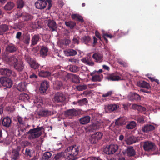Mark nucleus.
I'll use <instances>...</instances> for the list:
<instances>
[{
  "instance_id": "f257e3e1",
  "label": "nucleus",
  "mask_w": 160,
  "mask_h": 160,
  "mask_svg": "<svg viewBox=\"0 0 160 160\" xmlns=\"http://www.w3.org/2000/svg\"><path fill=\"white\" fill-rule=\"evenodd\" d=\"M79 148L76 145L68 147L64 151L65 155L67 158L72 159L78 155Z\"/></svg>"
},
{
  "instance_id": "f03ea898",
  "label": "nucleus",
  "mask_w": 160,
  "mask_h": 160,
  "mask_svg": "<svg viewBox=\"0 0 160 160\" xmlns=\"http://www.w3.org/2000/svg\"><path fill=\"white\" fill-rule=\"evenodd\" d=\"M16 119L18 121L16 124L18 128L17 135L20 136L26 131L27 128H28L29 126L28 125H26L23 120V118L19 115L17 116Z\"/></svg>"
},
{
  "instance_id": "7ed1b4c3",
  "label": "nucleus",
  "mask_w": 160,
  "mask_h": 160,
  "mask_svg": "<svg viewBox=\"0 0 160 160\" xmlns=\"http://www.w3.org/2000/svg\"><path fill=\"white\" fill-rule=\"evenodd\" d=\"M42 129H44L43 127H39L37 126L36 128L30 129L29 131L27 132L28 134H29L28 138L30 139H32L39 137L42 134L41 131Z\"/></svg>"
},
{
  "instance_id": "20e7f679",
  "label": "nucleus",
  "mask_w": 160,
  "mask_h": 160,
  "mask_svg": "<svg viewBox=\"0 0 160 160\" xmlns=\"http://www.w3.org/2000/svg\"><path fill=\"white\" fill-rule=\"evenodd\" d=\"M51 0H38L35 3V5L36 8L38 9H42L46 8L47 4L48 9L49 10L52 6Z\"/></svg>"
},
{
  "instance_id": "39448f33",
  "label": "nucleus",
  "mask_w": 160,
  "mask_h": 160,
  "mask_svg": "<svg viewBox=\"0 0 160 160\" xmlns=\"http://www.w3.org/2000/svg\"><path fill=\"white\" fill-rule=\"evenodd\" d=\"M102 134L100 132H97L92 135L89 138V141L91 144H96L102 138Z\"/></svg>"
},
{
  "instance_id": "423d86ee",
  "label": "nucleus",
  "mask_w": 160,
  "mask_h": 160,
  "mask_svg": "<svg viewBox=\"0 0 160 160\" xmlns=\"http://www.w3.org/2000/svg\"><path fill=\"white\" fill-rule=\"evenodd\" d=\"M0 82L4 87L10 88L12 85V82L11 80L8 78L2 77L0 78Z\"/></svg>"
},
{
  "instance_id": "0eeeda50",
  "label": "nucleus",
  "mask_w": 160,
  "mask_h": 160,
  "mask_svg": "<svg viewBox=\"0 0 160 160\" xmlns=\"http://www.w3.org/2000/svg\"><path fill=\"white\" fill-rule=\"evenodd\" d=\"M25 60L32 68L34 69H37L39 68V64L35 60L31 58L29 56H27L25 58Z\"/></svg>"
},
{
  "instance_id": "6e6552de",
  "label": "nucleus",
  "mask_w": 160,
  "mask_h": 160,
  "mask_svg": "<svg viewBox=\"0 0 160 160\" xmlns=\"http://www.w3.org/2000/svg\"><path fill=\"white\" fill-rule=\"evenodd\" d=\"M143 148L145 151H151L154 150L156 146L153 142L147 141L145 142L143 145Z\"/></svg>"
},
{
  "instance_id": "1a4fd4ad",
  "label": "nucleus",
  "mask_w": 160,
  "mask_h": 160,
  "mask_svg": "<svg viewBox=\"0 0 160 160\" xmlns=\"http://www.w3.org/2000/svg\"><path fill=\"white\" fill-rule=\"evenodd\" d=\"M18 50L17 46L12 43L10 44L7 45L5 48V51L6 54L13 53Z\"/></svg>"
},
{
  "instance_id": "9d476101",
  "label": "nucleus",
  "mask_w": 160,
  "mask_h": 160,
  "mask_svg": "<svg viewBox=\"0 0 160 160\" xmlns=\"http://www.w3.org/2000/svg\"><path fill=\"white\" fill-rule=\"evenodd\" d=\"M118 146L116 144H111L105 148V152L107 154H112L118 150Z\"/></svg>"
},
{
  "instance_id": "9b49d317",
  "label": "nucleus",
  "mask_w": 160,
  "mask_h": 160,
  "mask_svg": "<svg viewBox=\"0 0 160 160\" xmlns=\"http://www.w3.org/2000/svg\"><path fill=\"white\" fill-rule=\"evenodd\" d=\"M17 16L18 18H22V19L25 21L31 20L33 18L31 15L26 12H22L21 13H17Z\"/></svg>"
},
{
  "instance_id": "f8f14e48",
  "label": "nucleus",
  "mask_w": 160,
  "mask_h": 160,
  "mask_svg": "<svg viewBox=\"0 0 160 160\" xmlns=\"http://www.w3.org/2000/svg\"><path fill=\"white\" fill-rule=\"evenodd\" d=\"M54 99V101L57 102H62L65 100V97L62 92H58L55 93Z\"/></svg>"
},
{
  "instance_id": "ddd939ff",
  "label": "nucleus",
  "mask_w": 160,
  "mask_h": 160,
  "mask_svg": "<svg viewBox=\"0 0 160 160\" xmlns=\"http://www.w3.org/2000/svg\"><path fill=\"white\" fill-rule=\"evenodd\" d=\"M5 60L9 64L13 65L18 61L15 55L6 56Z\"/></svg>"
},
{
  "instance_id": "4468645a",
  "label": "nucleus",
  "mask_w": 160,
  "mask_h": 160,
  "mask_svg": "<svg viewBox=\"0 0 160 160\" xmlns=\"http://www.w3.org/2000/svg\"><path fill=\"white\" fill-rule=\"evenodd\" d=\"M49 87V82L47 81H43L41 83L39 88L40 92L41 93H46Z\"/></svg>"
},
{
  "instance_id": "2eb2a0df",
  "label": "nucleus",
  "mask_w": 160,
  "mask_h": 160,
  "mask_svg": "<svg viewBox=\"0 0 160 160\" xmlns=\"http://www.w3.org/2000/svg\"><path fill=\"white\" fill-rule=\"evenodd\" d=\"M21 148L20 146H18L16 148L13 149L11 155V158L12 159L17 160L19 158Z\"/></svg>"
},
{
  "instance_id": "dca6fc26",
  "label": "nucleus",
  "mask_w": 160,
  "mask_h": 160,
  "mask_svg": "<svg viewBox=\"0 0 160 160\" xmlns=\"http://www.w3.org/2000/svg\"><path fill=\"white\" fill-rule=\"evenodd\" d=\"M94 72L90 73V75L92 76L91 80L94 82H101L103 78L102 75L98 73L94 74Z\"/></svg>"
},
{
  "instance_id": "f3484780",
  "label": "nucleus",
  "mask_w": 160,
  "mask_h": 160,
  "mask_svg": "<svg viewBox=\"0 0 160 160\" xmlns=\"http://www.w3.org/2000/svg\"><path fill=\"white\" fill-rule=\"evenodd\" d=\"M155 129V127L152 125L147 124L144 125L142 127V130L145 133H148L152 132Z\"/></svg>"
},
{
  "instance_id": "a211bd4d",
  "label": "nucleus",
  "mask_w": 160,
  "mask_h": 160,
  "mask_svg": "<svg viewBox=\"0 0 160 160\" xmlns=\"http://www.w3.org/2000/svg\"><path fill=\"white\" fill-rule=\"evenodd\" d=\"M92 58L95 60V62H102L103 60L102 55L99 52L94 53L92 56Z\"/></svg>"
},
{
  "instance_id": "6ab92c4d",
  "label": "nucleus",
  "mask_w": 160,
  "mask_h": 160,
  "mask_svg": "<svg viewBox=\"0 0 160 160\" xmlns=\"http://www.w3.org/2000/svg\"><path fill=\"white\" fill-rule=\"evenodd\" d=\"M106 79L108 80L115 81L121 80V77L117 75L116 73H113L110 74L107 76Z\"/></svg>"
},
{
  "instance_id": "aec40b11",
  "label": "nucleus",
  "mask_w": 160,
  "mask_h": 160,
  "mask_svg": "<svg viewBox=\"0 0 160 160\" xmlns=\"http://www.w3.org/2000/svg\"><path fill=\"white\" fill-rule=\"evenodd\" d=\"M54 114L53 112L48 110H41L38 112V115L41 117H47Z\"/></svg>"
},
{
  "instance_id": "412c9836",
  "label": "nucleus",
  "mask_w": 160,
  "mask_h": 160,
  "mask_svg": "<svg viewBox=\"0 0 160 160\" xmlns=\"http://www.w3.org/2000/svg\"><path fill=\"white\" fill-rule=\"evenodd\" d=\"M14 68L18 71L21 72L24 68V65L22 61H18L14 65Z\"/></svg>"
},
{
  "instance_id": "4be33fe9",
  "label": "nucleus",
  "mask_w": 160,
  "mask_h": 160,
  "mask_svg": "<svg viewBox=\"0 0 160 160\" xmlns=\"http://www.w3.org/2000/svg\"><path fill=\"white\" fill-rule=\"evenodd\" d=\"M11 122V119L8 116L4 118L2 120L3 126L6 128H9L10 126Z\"/></svg>"
},
{
  "instance_id": "5701e85b",
  "label": "nucleus",
  "mask_w": 160,
  "mask_h": 160,
  "mask_svg": "<svg viewBox=\"0 0 160 160\" xmlns=\"http://www.w3.org/2000/svg\"><path fill=\"white\" fill-rule=\"evenodd\" d=\"M65 114L68 116H75L78 114V112L74 108L68 110L65 112Z\"/></svg>"
},
{
  "instance_id": "b1692460",
  "label": "nucleus",
  "mask_w": 160,
  "mask_h": 160,
  "mask_svg": "<svg viewBox=\"0 0 160 160\" xmlns=\"http://www.w3.org/2000/svg\"><path fill=\"white\" fill-rule=\"evenodd\" d=\"M40 39V37L39 34H35L32 35L31 38V46L36 45Z\"/></svg>"
},
{
  "instance_id": "393cba45",
  "label": "nucleus",
  "mask_w": 160,
  "mask_h": 160,
  "mask_svg": "<svg viewBox=\"0 0 160 160\" xmlns=\"http://www.w3.org/2000/svg\"><path fill=\"white\" fill-rule=\"evenodd\" d=\"M48 27L52 31H56L57 29V24L54 20H48Z\"/></svg>"
},
{
  "instance_id": "a878e982",
  "label": "nucleus",
  "mask_w": 160,
  "mask_h": 160,
  "mask_svg": "<svg viewBox=\"0 0 160 160\" xmlns=\"http://www.w3.org/2000/svg\"><path fill=\"white\" fill-rule=\"evenodd\" d=\"M12 74L11 70L7 68H0V75L10 76Z\"/></svg>"
},
{
  "instance_id": "bb28decb",
  "label": "nucleus",
  "mask_w": 160,
  "mask_h": 160,
  "mask_svg": "<svg viewBox=\"0 0 160 160\" xmlns=\"http://www.w3.org/2000/svg\"><path fill=\"white\" fill-rule=\"evenodd\" d=\"M137 84L139 87H143L146 89H149L151 88L149 84L144 81L141 80L137 82Z\"/></svg>"
},
{
  "instance_id": "cd10ccee",
  "label": "nucleus",
  "mask_w": 160,
  "mask_h": 160,
  "mask_svg": "<svg viewBox=\"0 0 160 160\" xmlns=\"http://www.w3.org/2000/svg\"><path fill=\"white\" fill-rule=\"evenodd\" d=\"M15 6V3L13 2L9 1L4 7V9L6 11L12 10Z\"/></svg>"
},
{
  "instance_id": "c85d7f7f",
  "label": "nucleus",
  "mask_w": 160,
  "mask_h": 160,
  "mask_svg": "<svg viewBox=\"0 0 160 160\" xmlns=\"http://www.w3.org/2000/svg\"><path fill=\"white\" fill-rule=\"evenodd\" d=\"M73 20H76L80 22H84V20L82 17L78 14H73L71 16Z\"/></svg>"
},
{
  "instance_id": "c756f323",
  "label": "nucleus",
  "mask_w": 160,
  "mask_h": 160,
  "mask_svg": "<svg viewBox=\"0 0 160 160\" xmlns=\"http://www.w3.org/2000/svg\"><path fill=\"white\" fill-rule=\"evenodd\" d=\"M48 51V49L47 47L45 46H42L40 50V56L42 57H45L47 55Z\"/></svg>"
},
{
  "instance_id": "7c9ffc66",
  "label": "nucleus",
  "mask_w": 160,
  "mask_h": 160,
  "mask_svg": "<svg viewBox=\"0 0 160 160\" xmlns=\"http://www.w3.org/2000/svg\"><path fill=\"white\" fill-rule=\"evenodd\" d=\"M91 119V117L89 116H86L80 119V123L82 124H86L89 123Z\"/></svg>"
},
{
  "instance_id": "2f4dec72",
  "label": "nucleus",
  "mask_w": 160,
  "mask_h": 160,
  "mask_svg": "<svg viewBox=\"0 0 160 160\" xmlns=\"http://www.w3.org/2000/svg\"><path fill=\"white\" fill-rule=\"evenodd\" d=\"M82 61L86 64L92 66L94 64V63L92 60L91 57H87L86 58H83L82 60Z\"/></svg>"
},
{
  "instance_id": "473e14b6",
  "label": "nucleus",
  "mask_w": 160,
  "mask_h": 160,
  "mask_svg": "<svg viewBox=\"0 0 160 160\" xmlns=\"http://www.w3.org/2000/svg\"><path fill=\"white\" fill-rule=\"evenodd\" d=\"M136 153L135 150L132 147H129L127 148V154L128 156L132 157L134 156Z\"/></svg>"
},
{
  "instance_id": "72a5a7b5",
  "label": "nucleus",
  "mask_w": 160,
  "mask_h": 160,
  "mask_svg": "<svg viewBox=\"0 0 160 160\" xmlns=\"http://www.w3.org/2000/svg\"><path fill=\"white\" fill-rule=\"evenodd\" d=\"M27 84L25 82L20 83L17 86V88L18 91L22 92L26 90Z\"/></svg>"
},
{
  "instance_id": "f704fd0d",
  "label": "nucleus",
  "mask_w": 160,
  "mask_h": 160,
  "mask_svg": "<svg viewBox=\"0 0 160 160\" xmlns=\"http://www.w3.org/2000/svg\"><path fill=\"white\" fill-rule=\"evenodd\" d=\"M8 29V26L7 24H2L0 25V35H2Z\"/></svg>"
},
{
  "instance_id": "c9c22d12",
  "label": "nucleus",
  "mask_w": 160,
  "mask_h": 160,
  "mask_svg": "<svg viewBox=\"0 0 160 160\" xmlns=\"http://www.w3.org/2000/svg\"><path fill=\"white\" fill-rule=\"evenodd\" d=\"M34 102L36 105L40 107L42 105V100L41 97H36L34 100Z\"/></svg>"
},
{
  "instance_id": "e433bc0d",
  "label": "nucleus",
  "mask_w": 160,
  "mask_h": 160,
  "mask_svg": "<svg viewBox=\"0 0 160 160\" xmlns=\"http://www.w3.org/2000/svg\"><path fill=\"white\" fill-rule=\"evenodd\" d=\"M67 158L64 154V152H61L58 153L54 157V159L55 160H62L64 158Z\"/></svg>"
},
{
  "instance_id": "4c0bfd02",
  "label": "nucleus",
  "mask_w": 160,
  "mask_h": 160,
  "mask_svg": "<svg viewBox=\"0 0 160 160\" xmlns=\"http://www.w3.org/2000/svg\"><path fill=\"white\" fill-rule=\"evenodd\" d=\"M126 120L124 118H120L117 119L115 122V124L118 126H121L126 124Z\"/></svg>"
},
{
  "instance_id": "58836bf2",
  "label": "nucleus",
  "mask_w": 160,
  "mask_h": 160,
  "mask_svg": "<svg viewBox=\"0 0 160 160\" xmlns=\"http://www.w3.org/2000/svg\"><path fill=\"white\" fill-rule=\"evenodd\" d=\"M132 108L133 109H137L139 112H142L146 110V108L140 105L134 104L132 105Z\"/></svg>"
},
{
  "instance_id": "ea45409f",
  "label": "nucleus",
  "mask_w": 160,
  "mask_h": 160,
  "mask_svg": "<svg viewBox=\"0 0 160 160\" xmlns=\"http://www.w3.org/2000/svg\"><path fill=\"white\" fill-rule=\"evenodd\" d=\"M65 53L68 56H74L77 54V52L75 50L69 49L66 51Z\"/></svg>"
},
{
  "instance_id": "a19ab883",
  "label": "nucleus",
  "mask_w": 160,
  "mask_h": 160,
  "mask_svg": "<svg viewBox=\"0 0 160 160\" xmlns=\"http://www.w3.org/2000/svg\"><path fill=\"white\" fill-rule=\"evenodd\" d=\"M131 99L133 100H138L140 99L139 95L135 92H130Z\"/></svg>"
},
{
  "instance_id": "79ce46f5",
  "label": "nucleus",
  "mask_w": 160,
  "mask_h": 160,
  "mask_svg": "<svg viewBox=\"0 0 160 160\" xmlns=\"http://www.w3.org/2000/svg\"><path fill=\"white\" fill-rule=\"evenodd\" d=\"M62 85L63 84L61 82L57 81L54 84L53 88L54 89L58 90L62 87Z\"/></svg>"
},
{
  "instance_id": "37998d69",
  "label": "nucleus",
  "mask_w": 160,
  "mask_h": 160,
  "mask_svg": "<svg viewBox=\"0 0 160 160\" xmlns=\"http://www.w3.org/2000/svg\"><path fill=\"white\" fill-rule=\"evenodd\" d=\"M69 69L72 72H76L79 71L80 68L76 65H70L69 67Z\"/></svg>"
},
{
  "instance_id": "c03bdc74",
  "label": "nucleus",
  "mask_w": 160,
  "mask_h": 160,
  "mask_svg": "<svg viewBox=\"0 0 160 160\" xmlns=\"http://www.w3.org/2000/svg\"><path fill=\"white\" fill-rule=\"evenodd\" d=\"M129 31V30H128L126 31H123L122 30H118L117 32L118 35L119 37H120L122 36L127 35L128 34Z\"/></svg>"
},
{
  "instance_id": "a18cd8bd",
  "label": "nucleus",
  "mask_w": 160,
  "mask_h": 160,
  "mask_svg": "<svg viewBox=\"0 0 160 160\" xmlns=\"http://www.w3.org/2000/svg\"><path fill=\"white\" fill-rule=\"evenodd\" d=\"M52 156V154L49 152H45L42 155V160H48Z\"/></svg>"
},
{
  "instance_id": "49530a36",
  "label": "nucleus",
  "mask_w": 160,
  "mask_h": 160,
  "mask_svg": "<svg viewBox=\"0 0 160 160\" xmlns=\"http://www.w3.org/2000/svg\"><path fill=\"white\" fill-rule=\"evenodd\" d=\"M118 108V106L116 104H110L108 106V109L111 112L116 110Z\"/></svg>"
},
{
  "instance_id": "de8ad7c7",
  "label": "nucleus",
  "mask_w": 160,
  "mask_h": 160,
  "mask_svg": "<svg viewBox=\"0 0 160 160\" xmlns=\"http://www.w3.org/2000/svg\"><path fill=\"white\" fill-rule=\"evenodd\" d=\"M19 99L23 101L24 102L28 101L29 99V97L28 95L26 93H22L20 95Z\"/></svg>"
},
{
  "instance_id": "09e8293b",
  "label": "nucleus",
  "mask_w": 160,
  "mask_h": 160,
  "mask_svg": "<svg viewBox=\"0 0 160 160\" xmlns=\"http://www.w3.org/2000/svg\"><path fill=\"white\" fill-rule=\"evenodd\" d=\"M90 40V38L88 36H85L82 38V42L86 44L87 45Z\"/></svg>"
},
{
  "instance_id": "8fccbe9b",
  "label": "nucleus",
  "mask_w": 160,
  "mask_h": 160,
  "mask_svg": "<svg viewBox=\"0 0 160 160\" xmlns=\"http://www.w3.org/2000/svg\"><path fill=\"white\" fill-rule=\"evenodd\" d=\"M39 75L42 77H46L50 76L51 73L47 71H42L39 73Z\"/></svg>"
},
{
  "instance_id": "3c124183",
  "label": "nucleus",
  "mask_w": 160,
  "mask_h": 160,
  "mask_svg": "<svg viewBox=\"0 0 160 160\" xmlns=\"http://www.w3.org/2000/svg\"><path fill=\"white\" fill-rule=\"evenodd\" d=\"M136 125V122L133 121L129 123L126 125V128L128 129H133L134 128Z\"/></svg>"
},
{
  "instance_id": "603ef678",
  "label": "nucleus",
  "mask_w": 160,
  "mask_h": 160,
  "mask_svg": "<svg viewBox=\"0 0 160 160\" xmlns=\"http://www.w3.org/2000/svg\"><path fill=\"white\" fill-rule=\"evenodd\" d=\"M24 42L28 45H29L30 41V35L27 34L25 35L24 38Z\"/></svg>"
},
{
  "instance_id": "864d4df0",
  "label": "nucleus",
  "mask_w": 160,
  "mask_h": 160,
  "mask_svg": "<svg viewBox=\"0 0 160 160\" xmlns=\"http://www.w3.org/2000/svg\"><path fill=\"white\" fill-rule=\"evenodd\" d=\"M65 25L71 28H73L76 26V23L72 21L70 22H65Z\"/></svg>"
},
{
  "instance_id": "5fc2aeb1",
  "label": "nucleus",
  "mask_w": 160,
  "mask_h": 160,
  "mask_svg": "<svg viewBox=\"0 0 160 160\" xmlns=\"http://www.w3.org/2000/svg\"><path fill=\"white\" fill-rule=\"evenodd\" d=\"M17 3L18 8L22 9L24 5V2L23 0H17Z\"/></svg>"
},
{
  "instance_id": "6e6d98bb",
  "label": "nucleus",
  "mask_w": 160,
  "mask_h": 160,
  "mask_svg": "<svg viewBox=\"0 0 160 160\" xmlns=\"http://www.w3.org/2000/svg\"><path fill=\"white\" fill-rule=\"evenodd\" d=\"M88 102V100L86 98L79 100H78V105L80 106H83L87 103Z\"/></svg>"
},
{
  "instance_id": "4d7b16f0",
  "label": "nucleus",
  "mask_w": 160,
  "mask_h": 160,
  "mask_svg": "<svg viewBox=\"0 0 160 160\" xmlns=\"http://www.w3.org/2000/svg\"><path fill=\"white\" fill-rule=\"evenodd\" d=\"M87 86L85 84L80 85L76 87V88L79 91H82L87 89Z\"/></svg>"
},
{
  "instance_id": "13d9d810",
  "label": "nucleus",
  "mask_w": 160,
  "mask_h": 160,
  "mask_svg": "<svg viewBox=\"0 0 160 160\" xmlns=\"http://www.w3.org/2000/svg\"><path fill=\"white\" fill-rule=\"evenodd\" d=\"M79 39L80 38L78 36H74L72 39V43L74 44H79L80 43Z\"/></svg>"
},
{
  "instance_id": "bf43d9fd",
  "label": "nucleus",
  "mask_w": 160,
  "mask_h": 160,
  "mask_svg": "<svg viewBox=\"0 0 160 160\" xmlns=\"http://www.w3.org/2000/svg\"><path fill=\"white\" fill-rule=\"evenodd\" d=\"M70 75L72 77V81L73 82L76 83L79 82V78L77 75L73 74H71Z\"/></svg>"
},
{
  "instance_id": "052dcab7",
  "label": "nucleus",
  "mask_w": 160,
  "mask_h": 160,
  "mask_svg": "<svg viewBox=\"0 0 160 160\" xmlns=\"http://www.w3.org/2000/svg\"><path fill=\"white\" fill-rule=\"evenodd\" d=\"M25 154L26 156H29L30 158L32 157V150L29 148H26L25 149Z\"/></svg>"
},
{
  "instance_id": "680f3d73",
  "label": "nucleus",
  "mask_w": 160,
  "mask_h": 160,
  "mask_svg": "<svg viewBox=\"0 0 160 160\" xmlns=\"http://www.w3.org/2000/svg\"><path fill=\"white\" fill-rule=\"evenodd\" d=\"M116 35L114 36H113L111 35V34H104L103 35V37L104 38L105 40L106 41V42H107L108 40L107 38H112L114 37Z\"/></svg>"
},
{
  "instance_id": "e2e57ef3",
  "label": "nucleus",
  "mask_w": 160,
  "mask_h": 160,
  "mask_svg": "<svg viewBox=\"0 0 160 160\" xmlns=\"http://www.w3.org/2000/svg\"><path fill=\"white\" fill-rule=\"evenodd\" d=\"M135 142L133 140L132 138L131 137L127 139L126 140V143L128 145L132 144Z\"/></svg>"
},
{
  "instance_id": "0e129e2a",
  "label": "nucleus",
  "mask_w": 160,
  "mask_h": 160,
  "mask_svg": "<svg viewBox=\"0 0 160 160\" xmlns=\"http://www.w3.org/2000/svg\"><path fill=\"white\" fill-rule=\"evenodd\" d=\"M112 91H109L107 93L104 94L102 95V97L104 98L107 97L111 96L112 94Z\"/></svg>"
},
{
  "instance_id": "69168bd1",
  "label": "nucleus",
  "mask_w": 160,
  "mask_h": 160,
  "mask_svg": "<svg viewBox=\"0 0 160 160\" xmlns=\"http://www.w3.org/2000/svg\"><path fill=\"white\" fill-rule=\"evenodd\" d=\"M118 63L122 66L124 67H126L127 66V63L124 61H122L121 60L119 59L118 60Z\"/></svg>"
},
{
  "instance_id": "338daca9",
  "label": "nucleus",
  "mask_w": 160,
  "mask_h": 160,
  "mask_svg": "<svg viewBox=\"0 0 160 160\" xmlns=\"http://www.w3.org/2000/svg\"><path fill=\"white\" fill-rule=\"evenodd\" d=\"M148 78L151 80V82H155L158 84H159V80L155 78L152 77H148Z\"/></svg>"
},
{
  "instance_id": "774afa93",
  "label": "nucleus",
  "mask_w": 160,
  "mask_h": 160,
  "mask_svg": "<svg viewBox=\"0 0 160 160\" xmlns=\"http://www.w3.org/2000/svg\"><path fill=\"white\" fill-rule=\"evenodd\" d=\"M151 88L149 89H147V90H146L145 88H144L143 89H141L140 91L143 92H146L148 93H149L151 92Z\"/></svg>"
}]
</instances>
